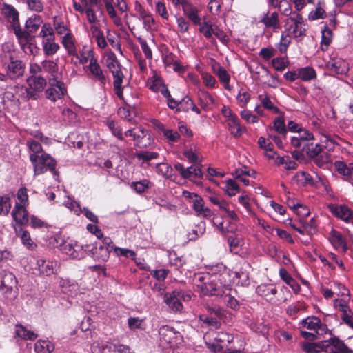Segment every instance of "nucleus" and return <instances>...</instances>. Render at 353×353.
<instances>
[{"label":"nucleus","instance_id":"obj_1","mask_svg":"<svg viewBox=\"0 0 353 353\" xmlns=\"http://www.w3.org/2000/svg\"><path fill=\"white\" fill-rule=\"evenodd\" d=\"M196 287L203 295L221 296L225 294V290L217 282V276L209 274H198L195 277Z\"/></svg>","mask_w":353,"mask_h":353},{"label":"nucleus","instance_id":"obj_2","mask_svg":"<svg viewBox=\"0 0 353 353\" xmlns=\"http://www.w3.org/2000/svg\"><path fill=\"white\" fill-rule=\"evenodd\" d=\"M30 161L33 166L34 175H40L48 170L55 172L57 161L49 154L42 153L41 155H30Z\"/></svg>","mask_w":353,"mask_h":353},{"label":"nucleus","instance_id":"obj_3","mask_svg":"<svg viewBox=\"0 0 353 353\" xmlns=\"http://www.w3.org/2000/svg\"><path fill=\"white\" fill-rule=\"evenodd\" d=\"M29 88H21L22 94H26L27 99L36 100L39 97V92L42 91L46 85V81L40 76H30L27 79Z\"/></svg>","mask_w":353,"mask_h":353},{"label":"nucleus","instance_id":"obj_4","mask_svg":"<svg viewBox=\"0 0 353 353\" xmlns=\"http://www.w3.org/2000/svg\"><path fill=\"white\" fill-rule=\"evenodd\" d=\"M304 19L301 14L294 12L293 15L285 20L284 28L289 34L299 37L305 32Z\"/></svg>","mask_w":353,"mask_h":353},{"label":"nucleus","instance_id":"obj_5","mask_svg":"<svg viewBox=\"0 0 353 353\" xmlns=\"http://www.w3.org/2000/svg\"><path fill=\"white\" fill-rule=\"evenodd\" d=\"M46 97L48 100L55 102L61 99L67 93V89L63 82L58 77L50 78L48 88L46 90Z\"/></svg>","mask_w":353,"mask_h":353},{"label":"nucleus","instance_id":"obj_6","mask_svg":"<svg viewBox=\"0 0 353 353\" xmlns=\"http://www.w3.org/2000/svg\"><path fill=\"white\" fill-rule=\"evenodd\" d=\"M87 68L88 78L98 83L101 88L105 89L108 81L107 72L102 70L97 61Z\"/></svg>","mask_w":353,"mask_h":353},{"label":"nucleus","instance_id":"obj_7","mask_svg":"<svg viewBox=\"0 0 353 353\" xmlns=\"http://www.w3.org/2000/svg\"><path fill=\"white\" fill-rule=\"evenodd\" d=\"M18 281L15 275L6 270L0 272V291L4 294H10L14 290H18Z\"/></svg>","mask_w":353,"mask_h":353},{"label":"nucleus","instance_id":"obj_8","mask_svg":"<svg viewBox=\"0 0 353 353\" xmlns=\"http://www.w3.org/2000/svg\"><path fill=\"white\" fill-rule=\"evenodd\" d=\"M34 269L38 271L40 275L50 276L57 274L59 264L57 261L39 259L37 260Z\"/></svg>","mask_w":353,"mask_h":353},{"label":"nucleus","instance_id":"obj_9","mask_svg":"<svg viewBox=\"0 0 353 353\" xmlns=\"http://www.w3.org/2000/svg\"><path fill=\"white\" fill-rule=\"evenodd\" d=\"M324 344L323 346L326 353H353V350L337 337H331L328 340H325Z\"/></svg>","mask_w":353,"mask_h":353},{"label":"nucleus","instance_id":"obj_10","mask_svg":"<svg viewBox=\"0 0 353 353\" xmlns=\"http://www.w3.org/2000/svg\"><path fill=\"white\" fill-rule=\"evenodd\" d=\"M3 65H6V77H9L10 80H16L24 74L25 64L21 60L13 59Z\"/></svg>","mask_w":353,"mask_h":353},{"label":"nucleus","instance_id":"obj_11","mask_svg":"<svg viewBox=\"0 0 353 353\" xmlns=\"http://www.w3.org/2000/svg\"><path fill=\"white\" fill-rule=\"evenodd\" d=\"M59 249L63 254L73 259L83 258L85 255L82 245L77 242L63 241L60 244Z\"/></svg>","mask_w":353,"mask_h":353},{"label":"nucleus","instance_id":"obj_12","mask_svg":"<svg viewBox=\"0 0 353 353\" xmlns=\"http://www.w3.org/2000/svg\"><path fill=\"white\" fill-rule=\"evenodd\" d=\"M299 325L300 327L314 330L317 334H322L327 330L326 325L322 324L321 320L314 316L303 319Z\"/></svg>","mask_w":353,"mask_h":353},{"label":"nucleus","instance_id":"obj_13","mask_svg":"<svg viewBox=\"0 0 353 353\" xmlns=\"http://www.w3.org/2000/svg\"><path fill=\"white\" fill-rule=\"evenodd\" d=\"M216 334V336L214 339V341L210 340L208 343V347L214 352L217 353L223 351V345L225 342L228 343L232 342L233 336L229 335L227 332H213Z\"/></svg>","mask_w":353,"mask_h":353},{"label":"nucleus","instance_id":"obj_14","mask_svg":"<svg viewBox=\"0 0 353 353\" xmlns=\"http://www.w3.org/2000/svg\"><path fill=\"white\" fill-rule=\"evenodd\" d=\"M340 287L344 290V292H342V295L346 296L343 299H335L334 301V307L336 310L341 312V318L343 319L353 312L347 305V302L350 300L348 290H347L344 285H340Z\"/></svg>","mask_w":353,"mask_h":353},{"label":"nucleus","instance_id":"obj_15","mask_svg":"<svg viewBox=\"0 0 353 353\" xmlns=\"http://www.w3.org/2000/svg\"><path fill=\"white\" fill-rule=\"evenodd\" d=\"M327 67L336 74H345L349 70L348 63L344 59L335 56L330 57Z\"/></svg>","mask_w":353,"mask_h":353},{"label":"nucleus","instance_id":"obj_16","mask_svg":"<svg viewBox=\"0 0 353 353\" xmlns=\"http://www.w3.org/2000/svg\"><path fill=\"white\" fill-rule=\"evenodd\" d=\"M192 203V209L195 211L197 216H201L206 219H210L212 216L213 213L212 210L205 206V202L201 196L197 195Z\"/></svg>","mask_w":353,"mask_h":353},{"label":"nucleus","instance_id":"obj_17","mask_svg":"<svg viewBox=\"0 0 353 353\" xmlns=\"http://www.w3.org/2000/svg\"><path fill=\"white\" fill-rule=\"evenodd\" d=\"M329 208L331 212L335 216L346 222H350L353 219V213L352 210L345 205H331Z\"/></svg>","mask_w":353,"mask_h":353},{"label":"nucleus","instance_id":"obj_18","mask_svg":"<svg viewBox=\"0 0 353 353\" xmlns=\"http://www.w3.org/2000/svg\"><path fill=\"white\" fill-rule=\"evenodd\" d=\"M12 216L14 221L21 226L26 225L28 222V212H27L25 205L16 203L12 212Z\"/></svg>","mask_w":353,"mask_h":353},{"label":"nucleus","instance_id":"obj_19","mask_svg":"<svg viewBox=\"0 0 353 353\" xmlns=\"http://www.w3.org/2000/svg\"><path fill=\"white\" fill-rule=\"evenodd\" d=\"M334 166L337 172L347 181L353 183V163L346 164L343 161H336Z\"/></svg>","mask_w":353,"mask_h":353},{"label":"nucleus","instance_id":"obj_20","mask_svg":"<svg viewBox=\"0 0 353 353\" xmlns=\"http://www.w3.org/2000/svg\"><path fill=\"white\" fill-rule=\"evenodd\" d=\"M164 301L169 308L174 312H181L183 309V305L173 291L172 293H166L164 295Z\"/></svg>","mask_w":353,"mask_h":353},{"label":"nucleus","instance_id":"obj_21","mask_svg":"<svg viewBox=\"0 0 353 353\" xmlns=\"http://www.w3.org/2000/svg\"><path fill=\"white\" fill-rule=\"evenodd\" d=\"M61 43L67 52L70 55H75L77 48L73 34L70 32L61 37Z\"/></svg>","mask_w":353,"mask_h":353},{"label":"nucleus","instance_id":"obj_22","mask_svg":"<svg viewBox=\"0 0 353 353\" xmlns=\"http://www.w3.org/2000/svg\"><path fill=\"white\" fill-rule=\"evenodd\" d=\"M261 22L264 24L265 28H271L273 30L280 28L279 14L276 12L270 14L266 13L261 19Z\"/></svg>","mask_w":353,"mask_h":353},{"label":"nucleus","instance_id":"obj_23","mask_svg":"<svg viewBox=\"0 0 353 353\" xmlns=\"http://www.w3.org/2000/svg\"><path fill=\"white\" fill-rule=\"evenodd\" d=\"M183 11L185 16L196 25H199L201 23V18L198 14V9L191 5L190 3H186L183 5Z\"/></svg>","mask_w":353,"mask_h":353},{"label":"nucleus","instance_id":"obj_24","mask_svg":"<svg viewBox=\"0 0 353 353\" xmlns=\"http://www.w3.org/2000/svg\"><path fill=\"white\" fill-rule=\"evenodd\" d=\"M42 46L44 54L46 56H52L57 52L60 46L57 43L54 42V37L42 40Z\"/></svg>","mask_w":353,"mask_h":353},{"label":"nucleus","instance_id":"obj_25","mask_svg":"<svg viewBox=\"0 0 353 353\" xmlns=\"http://www.w3.org/2000/svg\"><path fill=\"white\" fill-rule=\"evenodd\" d=\"M13 29L19 44H22L23 42L33 41L34 37L28 30H22L19 23L13 26Z\"/></svg>","mask_w":353,"mask_h":353},{"label":"nucleus","instance_id":"obj_26","mask_svg":"<svg viewBox=\"0 0 353 353\" xmlns=\"http://www.w3.org/2000/svg\"><path fill=\"white\" fill-rule=\"evenodd\" d=\"M26 145L28 149L29 157L30 155H41L45 153L40 142L36 141L33 138H29L26 140Z\"/></svg>","mask_w":353,"mask_h":353},{"label":"nucleus","instance_id":"obj_27","mask_svg":"<svg viewBox=\"0 0 353 353\" xmlns=\"http://www.w3.org/2000/svg\"><path fill=\"white\" fill-rule=\"evenodd\" d=\"M15 334L24 340H34L38 335L34 332L28 330L26 327L17 324L15 327Z\"/></svg>","mask_w":353,"mask_h":353},{"label":"nucleus","instance_id":"obj_28","mask_svg":"<svg viewBox=\"0 0 353 353\" xmlns=\"http://www.w3.org/2000/svg\"><path fill=\"white\" fill-rule=\"evenodd\" d=\"M180 111L188 112L192 110L197 114L201 113L200 110L196 107L194 101L189 97L186 96L180 101Z\"/></svg>","mask_w":353,"mask_h":353},{"label":"nucleus","instance_id":"obj_29","mask_svg":"<svg viewBox=\"0 0 353 353\" xmlns=\"http://www.w3.org/2000/svg\"><path fill=\"white\" fill-rule=\"evenodd\" d=\"M14 50L13 46L10 43H4L1 47V52L0 57L3 64H6V61H8L14 59Z\"/></svg>","mask_w":353,"mask_h":353},{"label":"nucleus","instance_id":"obj_30","mask_svg":"<svg viewBox=\"0 0 353 353\" xmlns=\"http://www.w3.org/2000/svg\"><path fill=\"white\" fill-rule=\"evenodd\" d=\"M323 345H325L324 341L319 343L304 342L301 343V347L306 353H319L321 351L324 352Z\"/></svg>","mask_w":353,"mask_h":353},{"label":"nucleus","instance_id":"obj_31","mask_svg":"<svg viewBox=\"0 0 353 353\" xmlns=\"http://www.w3.org/2000/svg\"><path fill=\"white\" fill-rule=\"evenodd\" d=\"M260 148L265 151V156L269 159H274L276 152L273 150V144L270 140L261 137L258 140Z\"/></svg>","mask_w":353,"mask_h":353},{"label":"nucleus","instance_id":"obj_32","mask_svg":"<svg viewBox=\"0 0 353 353\" xmlns=\"http://www.w3.org/2000/svg\"><path fill=\"white\" fill-rule=\"evenodd\" d=\"M42 22V19L39 15L34 14L26 21V28L30 33H34L39 29Z\"/></svg>","mask_w":353,"mask_h":353},{"label":"nucleus","instance_id":"obj_33","mask_svg":"<svg viewBox=\"0 0 353 353\" xmlns=\"http://www.w3.org/2000/svg\"><path fill=\"white\" fill-rule=\"evenodd\" d=\"M159 153L152 151H140L136 154V157L139 161H141L142 165L146 163L150 165L149 161L156 159L159 157Z\"/></svg>","mask_w":353,"mask_h":353},{"label":"nucleus","instance_id":"obj_34","mask_svg":"<svg viewBox=\"0 0 353 353\" xmlns=\"http://www.w3.org/2000/svg\"><path fill=\"white\" fill-rule=\"evenodd\" d=\"M54 350V345L49 341H38L34 345L37 353H50Z\"/></svg>","mask_w":353,"mask_h":353},{"label":"nucleus","instance_id":"obj_35","mask_svg":"<svg viewBox=\"0 0 353 353\" xmlns=\"http://www.w3.org/2000/svg\"><path fill=\"white\" fill-rule=\"evenodd\" d=\"M332 32L327 26H325L321 30V49L326 50L332 42Z\"/></svg>","mask_w":353,"mask_h":353},{"label":"nucleus","instance_id":"obj_36","mask_svg":"<svg viewBox=\"0 0 353 353\" xmlns=\"http://www.w3.org/2000/svg\"><path fill=\"white\" fill-rule=\"evenodd\" d=\"M97 61V59L94 57V51L90 49L84 50L80 54L79 62L83 65L88 63V65H91V63H94Z\"/></svg>","mask_w":353,"mask_h":353},{"label":"nucleus","instance_id":"obj_37","mask_svg":"<svg viewBox=\"0 0 353 353\" xmlns=\"http://www.w3.org/2000/svg\"><path fill=\"white\" fill-rule=\"evenodd\" d=\"M214 72L219 77L220 81L224 84L225 88L231 90V88L229 85L230 76L226 70L218 65L217 70L214 68Z\"/></svg>","mask_w":353,"mask_h":353},{"label":"nucleus","instance_id":"obj_38","mask_svg":"<svg viewBox=\"0 0 353 353\" xmlns=\"http://www.w3.org/2000/svg\"><path fill=\"white\" fill-rule=\"evenodd\" d=\"M14 230L18 236L20 237L22 243L30 248L32 245V241L30 238V235L27 230H23L21 226H15Z\"/></svg>","mask_w":353,"mask_h":353},{"label":"nucleus","instance_id":"obj_39","mask_svg":"<svg viewBox=\"0 0 353 353\" xmlns=\"http://www.w3.org/2000/svg\"><path fill=\"white\" fill-rule=\"evenodd\" d=\"M214 27L210 22H203L200 23L199 31L203 33L204 37L210 39V42L215 43V39L212 37Z\"/></svg>","mask_w":353,"mask_h":353},{"label":"nucleus","instance_id":"obj_40","mask_svg":"<svg viewBox=\"0 0 353 353\" xmlns=\"http://www.w3.org/2000/svg\"><path fill=\"white\" fill-rule=\"evenodd\" d=\"M61 291L69 296H73L77 294L78 286L70 281L63 280L61 282Z\"/></svg>","mask_w":353,"mask_h":353},{"label":"nucleus","instance_id":"obj_41","mask_svg":"<svg viewBox=\"0 0 353 353\" xmlns=\"http://www.w3.org/2000/svg\"><path fill=\"white\" fill-rule=\"evenodd\" d=\"M225 193L230 196H234L239 191V186L233 179H228L225 181L224 186L222 188Z\"/></svg>","mask_w":353,"mask_h":353},{"label":"nucleus","instance_id":"obj_42","mask_svg":"<svg viewBox=\"0 0 353 353\" xmlns=\"http://www.w3.org/2000/svg\"><path fill=\"white\" fill-rule=\"evenodd\" d=\"M298 74L299 78L304 81H310L316 77L315 70L311 67L299 68Z\"/></svg>","mask_w":353,"mask_h":353},{"label":"nucleus","instance_id":"obj_43","mask_svg":"<svg viewBox=\"0 0 353 353\" xmlns=\"http://www.w3.org/2000/svg\"><path fill=\"white\" fill-rule=\"evenodd\" d=\"M256 292L261 296L268 297L269 296H274L277 290L272 285L261 284L257 287Z\"/></svg>","mask_w":353,"mask_h":353},{"label":"nucleus","instance_id":"obj_44","mask_svg":"<svg viewBox=\"0 0 353 353\" xmlns=\"http://www.w3.org/2000/svg\"><path fill=\"white\" fill-rule=\"evenodd\" d=\"M148 135V133L142 128H137L135 133L134 134L133 140L135 142V145L142 148L146 146V143H143V140Z\"/></svg>","mask_w":353,"mask_h":353},{"label":"nucleus","instance_id":"obj_45","mask_svg":"<svg viewBox=\"0 0 353 353\" xmlns=\"http://www.w3.org/2000/svg\"><path fill=\"white\" fill-rule=\"evenodd\" d=\"M259 99L264 108L272 111L274 113H280L279 109L273 104L270 97L266 94H260Z\"/></svg>","mask_w":353,"mask_h":353},{"label":"nucleus","instance_id":"obj_46","mask_svg":"<svg viewBox=\"0 0 353 353\" xmlns=\"http://www.w3.org/2000/svg\"><path fill=\"white\" fill-rule=\"evenodd\" d=\"M3 13L8 21L12 23V26L19 23V13L14 7L6 6L3 9Z\"/></svg>","mask_w":353,"mask_h":353},{"label":"nucleus","instance_id":"obj_47","mask_svg":"<svg viewBox=\"0 0 353 353\" xmlns=\"http://www.w3.org/2000/svg\"><path fill=\"white\" fill-rule=\"evenodd\" d=\"M112 249L115 254L118 256H124L125 258H130L132 260L135 259L136 253L130 249L128 248H121L116 246L115 245H112Z\"/></svg>","mask_w":353,"mask_h":353},{"label":"nucleus","instance_id":"obj_48","mask_svg":"<svg viewBox=\"0 0 353 353\" xmlns=\"http://www.w3.org/2000/svg\"><path fill=\"white\" fill-rule=\"evenodd\" d=\"M229 130L234 137H241L242 134V130L239 123L238 122L236 117L234 116L228 120Z\"/></svg>","mask_w":353,"mask_h":353},{"label":"nucleus","instance_id":"obj_49","mask_svg":"<svg viewBox=\"0 0 353 353\" xmlns=\"http://www.w3.org/2000/svg\"><path fill=\"white\" fill-rule=\"evenodd\" d=\"M304 151H305L309 157L314 159L323 152V148L322 146L318 143L314 145L312 143H307Z\"/></svg>","mask_w":353,"mask_h":353},{"label":"nucleus","instance_id":"obj_50","mask_svg":"<svg viewBox=\"0 0 353 353\" xmlns=\"http://www.w3.org/2000/svg\"><path fill=\"white\" fill-rule=\"evenodd\" d=\"M41 65L43 71L50 73L52 77H57L58 65L54 61L45 60L41 63Z\"/></svg>","mask_w":353,"mask_h":353},{"label":"nucleus","instance_id":"obj_51","mask_svg":"<svg viewBox=\"0 0 353 353\" xmlns=\"http://www.w3.org/2000/svg\"><path fill=\"white\" fill-rule=\"evenodd\" d=\"M103 243L105 245V247L103 245L99 247V249L103 252L100 257L102 261H105L109 258L110 252L113 251L111 245L114 244L110 238H105Z\"/></svg>","mask_w":353,"mask_h":353},{"label":"nucleus","instance_id":"obj_52","mask_svg":"<svg viewBox=\"0 0 353 353\" xmlns=\"http://www.w3.org/2000/svg\"><path fill=\"white\" fill-rule=\"evenodd\" d=\"M213 223L217 226V228L222 232H234L236 230V226L233 223H230L229 226H225V223L221 221V219L218 216L213 218Z\"/></svg>","mask_w":353,"mask_h":353},{"label":"nucleus","instance_id":"obj_53","mask_svg":"<svg viewBox=\"0 0 353 353\" xmlns=\"http://www.w3.org/2000/svg\"><path fill=\"white\" fill-rule=\"evenodd\" d=\"M53 26L57 33L59 35L63 36L67 33L71 32L70 30H69L63 22L57 17H54Z\"/></svg>","mask_w":353,"mask_h":353},{"label":"nucleus","instance_id":"obj_54","mask_svg":"<svg viewBox=\"0 0 353 353\" xmlns=\"http://www.w3.org/2000/svg\"><path fill=\"white\" fill-rule=\"evenodd\" d=\"M314 162L317 166L323 168L331 162V157L327 152L323 151L314 158Z\"/></svg>","mask_w":353,"mask_h":353},{"label":"nucleus","instance_id":"obj_55","mask_svg":"<svg viewBox=\"0 0 353 353\" xmlns=\"http://www.w3.org/2000/svg\"><path fill=\"white\" fill-rule=\"evenodd\" d=\"M205 231V223L201 221L198 225L195 226V228L192 230V232L190 233L188 238L190 241H195L199 236L203 235Z\"/></svg>","mask_w":353,"mask_h":353},{"label":"nucleus","instance_id":"obj_56","mask_svg":"<svg viewBox=\"0 0 353 353\" xmlns=\"http://www.w3.org/2000/svg\"><path fill=\"white\" fill-rule=\"evenodd\" d=\"M159 334L164 341L170 342L171 338L176 333L173 327L168 325H163L159 328Z\"/></svg>","mask_w":353,"mask_h":353},{"label":"nucleus","instance_id":"obj_57","mask_svg":"<svg viewBox=\"0 0 353 353\" xmlns=\"http://www.w3.org/2000/svg\"><path fill=\"white\" fill-rule=\"evenodd\" d=\"M106 125L114 137H117L121 141L124 140L122 130L117 125L114 120H107Z\"/></svg>","mask_w":353,"mask_h":353},{"label":"nucleus","instance_id":"obj_58","mask_svg":"<svg viewBox=\"0 0 353 353\" xmlns=\"http://www.w3.org/2000/svg\"><path fill=\"white\" fill-rule=\"evenodd\" d=\"M324 3L319 2L315 9L312 11L309 14V19L311 20H316L319 19H323L325 17V12L324 10Z\"/></svg>","mask_w":353,"mask_h":353},{"label":"nucleus","instance_id":"obj_59","mask_svg":"<svg viewBox=\"0 0 353 353\" xmlns=\"http://www.w3.org/2000/svg\"><path fill=\"white\" fill-rule=\"evenodd\" d=\"M273 129L282 135H285L287 132L284 119L282 116L277 117L274 120Z\"/></svg>","mask_w":353,"mask_h":353},{"label":"nucleus","instance_id":"obj_60","mask_svg":"<svg viewBox=\"0 0 353 353\" xmlns=\"http://www.w3.org/2000/svg\"><path fill=\"white\" fill-rule=\"evenodd\" d=\"M292 35L289 34V33L287 32L286 34L284 33H282L281 36V40L279 43L278 44V49L280 51L281 53H285L288 49V47L289 46L290 43H291V37Z\"/></svg>","mask_w":353,"mask_h":353},{"label":"nucleus","instance_id":"obj_61","mask_svg":"<svg viewBox=\"0 0 353 353\" xmlns=\"http://www.w3.org/2000/svg\"><path fill=\"white\" fill-rule=\"evenodd\" d=\"M64 205L70 209L71 212H73L74 214L79 215L82 212V209L78 202L71 199L70 197H68L63 203Z\"/></svg>","mask_w":353,"mask_h":353},{"label":"nucleus","instance_id":"obj_62","mask_svg":"<svg viewBox=\"0 0 353 353\" xmlns=\"http://www.w3.org/2000/svg\"><path fill=\"white\" fill-rule=\"evenodd\" d=\"M156 171L159 174L169 178L171 176L172 168L167 163H161L156 165Z\"/></svg>","mask_w":353,"mask_h":353},{"label":"nucleus","instance_id":"obj_63","mask_svg":"<svg viewBox=\"0 0 353 353\" xmlns=\"http://www.w3.org/2000/svg\"><path fill=\"white\" fill-rule=\"evenodd\" d=\"M11 208L10 199L8 196H0V214L6 215Z\"/></svg>","mask_w":353,"mask_h":353},{"label":"nucleus","instance_id":"obj_64","mask_svg":"<svg viewBox=\"0 0 353 353\" xmlns=\"http://www.w3.org/2000/svg\"><path fill=\"white\" fill-rule=\"evenodd\" d=\"M113 76V85L114 88H117L122 86L123 74L119 67L112 70Z\"/></svg>","mask_w":353,"mask_h":353}]
</instances>
